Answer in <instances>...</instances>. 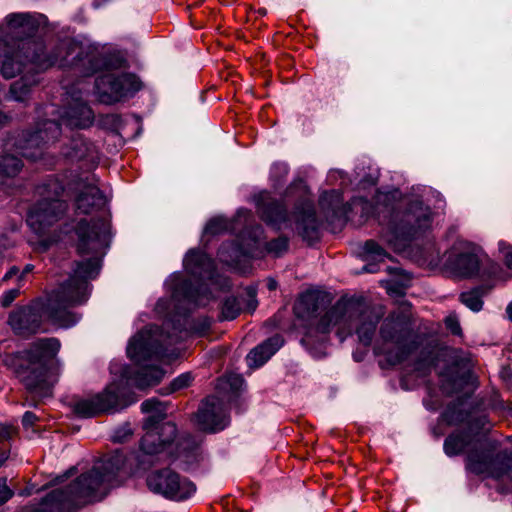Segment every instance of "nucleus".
I'll use <instances>...</instances> for the list:
<instances>
[{
  "label": "nucleus",
  "instance_id": "obj_1",
  "mask_svg": "<svg viewBox=\"0 0 512 512\" xmlns=\"http://www.w3.org/2000/svg\"><path fill=\"white\" fill-rule=\"evenodd\" d=\"M90 269L82 272L83 265L73 271L68 280L49 292L44 298L33 301L30 305L18 307L9 314L8 324L12 331L22 337H29L44 331V320L53 325L68 329L80 322L82 315L71 308L83 305L90 296L89 281L98 276L96 260Z\"/></svg>",
  "mask_w": 512,
  "mask_h": 512
},
{
  "label": "nucleus",
  "instance_id": "obj_2",
  "mask_svg": "<svg viewBox=\"0 0 512 512\" xmlns=\"http://www.w3.org/2000/svg\"><path fill=\"white\" fill-rule=\"evenodd\" d=\"M398 190L378 192L374 213L382 226L380 237L394 251H403L409 243L432 227L433 213L423 200L405 199L397 203Z\"/></svg>",
  "mask_w": 512,
  "mask_h": 512
},
{
  "label": "nucleus",
  "instance_id": "obj_3",
  "mask_svg": "<svg viewBox=\"0 0 512 512\" xmlns=\"http://www.w3.org/2000/svg\"><path fill=\"white\" fill-rule=\"evenodd\" d=\"M126 463V449H116L104 463L82 473L65 489L53 490L42 503L50 512H76L86 504L100 501L116 476L125 470Z\"/></svg>",
  "mask_w": 512,
  "mask_h": 512
},
{
  "label": "nucleus",
  "instance_id": "obj_4",
  "mask_svg": "<svg viewBox=\"0 0 512 512\" xmlns=\"http://www.w3.org/2000/svg\"><path fill=\"white\" fill-rule=\"evenodd\" d=\"M82 48L69 40L60 42L52 51L51 58H57L54 65L60 68H75L85 76L96 72L104 73L95 81V88L102 102L112 103L120 100L126 92L128 78L125 72H118L125 62V57L120 52H112L106 55L86 54L82 55Z\"/></svg>",
  "mask_w": 512,
  "mask_h": 512
},
{
  "label": "nucleus",
  "instance_id": "obj_5",
  "mask_svg": "<svg viewBox=\"0 0 512 512\" xmlns=\"http://www.w3.org/2000/svg\"><path fill=\"white\" fill-rule=\"evenodd\" d=\"M77 190L75 218L71 224H65L64 233L74 230L78 237V253L81 255L91 254L90 258L77 263L76 267L83 265L82 272H84L89 270V264L96 260L99 273L101 258L109 244V225L103 219L90 217L88 220L87 217L105 205V197L97 186L85 181L77 183Z\"/></svg>",
  "mask_w": 512,
  "mask_h": 512
},
{
  "label": "nucleus",
  "instance_id": "obj_6",
  "mask_svg": "<svg viewBox=\"0 0 512 512\" xmlns=\"http://www.w3.org/2000/svg\"><path fill=\"white\" fill-rule=\"evenodd\" d=\"M184 314L178 312L174 318L165 319L162 327L149 326L139 332L130 343V360L138 368L134 371V385L140 389L159 384L165 371L155 365L145 364L146 361L159 360L167 353L168 347L176 343L182 332Z\"/></svg>",
  "mask_w": 512,
  "mask_h": 512
},
{
  "label": "nucleus",
  "instance_id": "obj_7",
  "mask_svg": "<svg viewBox=\"0 0 512 512\" xmlns=\"http://www.w3.org/2000/svg\"><path fill=\"white\" fill-rule=\"evenodd\" d=\"M61 343L57 338H39L14 356V368L20 381L34 395L50 397L62 371L57 358Z\"/></svg>",
  "mask_w": 512,
  "mask_h": 512
},
{
  "label": "nucleus",
  "instance_id": "obj_8",
  "mask_svg": "<svg viewBox=\"0 0 512 512\" xmlns=\"http://www.w3.org/2000/svg\"><path fill=\"white\" fill-rule=\"evenodd\" d=\"M185 271L190 275V281H195L197 287L182 279L181 273L175 272L169 276L165 285L171 292V299H160L156 304V311L164 313L170 306L183 308L184 312L190 306L205 305L208 297V288L203 282L211 280L214 274V263L204 252L190 249L183 260Z\"/></svg>",
  "mask_w": 512,
  "mask_h": 512
},
{
  "label": "nucleus",
  "instance_id": "obj_9",
  "mask_svg": "<svg viewBox=\"0 0 512 512\" xmlns=\"http://www.w3.org/2000/svg\"><path fill=\"white\" fill-rule=\"evenodd\" d=\"M380 317V313L372 308L338 301L321 317L316 330L325 334L336 328L337 336L343 341L352 334L355 328L359 341L368 346L372 341Z\"/></svg>",
  "mask_w": 512,
  "mask_h": 512
},
{
  "label": "nucleus",
  "instance_id": "obj_10",
  "mask_svg": "<svg viewBox=\"0 0 512 512\" xmlns=\"http://www.w3.org/2000/svg\"><path fill=\"white\" fill-rule=\"evenodd\" d=\"M254 200L262 219L276 229L296 230L304 240L309 242L318 238V221L309 199L303 200L292 215H288L280 203L270 201V194L266 191L255 195Z\"/></svg>",
  "mask_w": 512,
  "mask_h": 512
},
{
  "label": "nucleus",
  "instance_id": "obj_11",
  "mask_svg": "<svg viewBox=\"0 0 512 512\" xmlns=\"http://www.w3.org/2000/svg\"><path fill=\"white\" fill-rule=\"evenodd\" d=\"M477 447L478 440L471 432L451 434L444 442L448 456L468 452L467 469L470 472L496 479L507 476L512 480V454L503 452L492 457L488 452L478 451Z\"/></svg>",
  "mask_w": 512,
  "mask_h": 512
},
{
  "label": "nucleus",
  "instance_id": "obj_12",
  "mask_svg": "<svg viewBox=\"0 0 512 512\" xmlns=\"http://www.w3.org/2000/svg\"><path fill=\"white\" fill-rule=\"evenodd\" d=\"M112 379L102 393L77 400L73 405L75 414L82 418L95 417L102 413H115L124 409L128 396V367L113 363L110 366Z\"/></svg>",
  "mask_w": 512,
  "mask_h": 512
},
{
  "label": "nucleus",
  "instance_id": "obj_13",
  "mask_svg": "<svg viewBox=\"0 0 512 512\" xmlns=\"http://www.w3.org/2000/svg\"><path fill=\"white\" fill-rule=\"evenodd\" d=\"M50 53L45 52L41 42L34 40H20L13 44H5L0 49L1 73L3 77L10 79L26 70L40 72L54 66L57 58H51Z\"/></svg>",
  "mask_w": 512,
  "mask_h": 512
},
{
  "label": "nucleus",
  "instance_id": "obj_14",
  "mask_svg": "<svg viewBox=\"0 0 512 512\" xmlns=\"http://www.w3.org/2000/svg\"><path fill=\"white\" fill-rule=\"evenodd\" d=\"M166 410V405L154 397L141 404L142 413L149 414L143 423L146 432L141 439V450L145 454L174 456L173 441L177 434L176 425L166 422L157 427V424L166 417Z\"/></svg>",
  "mask_w": 512,
  "mask_h": 512
},
{
  "label": "nucleus",
  "instance_id": "obj_15",
  "mask_svg": "<svg viewBox=\"0 0 512 512\" xmlns=\"http://www.w3.org/2000/svg\"><path fill=\"white\" fill-rule=\"evenodd\" d=\"M62 192L63 186L56 180L38 187L42 199L31 208L27 217V224L36 234H45L64 216L67 204L59 198Z\"/></svg>",
  "mask_w": 512,
  "mask_h": 512
},
{
  "label": "nucleus",
  "instance_id": "obj_16",
  "mask_svg": "<svg viewBox=\"0 0 512 512\" xmlns=\"http://www.w3.org/2000/svg\"><path fill=\"white\" fill-rule=\"evenodd\" d=\"M146 484L152 493L172 501H184L196 492L191 480L168 467L149 472Z\"/></svg>",
  "mask_w": 512,
  "mask_h": 512
},
{
  "label": "nucleus",
  "instance_id": "obj_17",
  "mask_svg": "<svg viewBox=\"0 0 512 512\" xmlns=\"http://www.w3.org/2000/svg\"><path fill=\"white\" fill-rule=\"evenodd\" d=\"M380 335L385 343H392L398 349L395 354L389 352V362L391 364L402 362L412 348V332L408 317L404 314L390 315L381 325Z\"/></svg>",
  "mask_w": 512,
  "mask_h": 512
},
{
  "label": "nucleus",
  "instance_id": "obj_18",
  "mask_svg": "<svg viewBox=\"0 0 512 512\" xmlns=\"http://www.w3.org/2000/svg\"><path fill=\"white\" fill-rule=\"evenodd\" d=\"M445 256L447 267L458 276L471 277L479 271L478 248L467 241H457Z\"/></svg>",
  "mask_w": 512,
  "mask_h": 512
},
{
  "label": "nucleus",
  "instance_id": "obj_19",
  "mask_svg": "<svg viewBox=\"0 0 512 512\" xmlns=\"http://www.w3.org/2000/svg\"><path fill=\"white\" fill-rule=\"evenodd\" d=\"M197 423L204 431L216 432L229 424V416L222 399L217 396L208 397L196 415Z\"/></svg>",
  "mask_w": 512,
  "mask_h": 512
},
{
  "label": "nucleus",
  "instance_id": "obj_20",
  "mask_svg": "<svg viewBox=\"0 0 512 512\" xmlns=\"http://www.w3.org/2000/svg\"><path fill=\"white\" fill-rule=\"evenodd\" d=\"M261 235L262 229L257 226L243 234L241 243L223 244L218 252L220 260L227 264H233L239 261L241 256L253 257Z\"/></svg>",
  "mask_w": 512,
  "mask_h": 512
},
{
  "label": "nucleus",
  "instance_id": "obj_21",
  "mask_svg": "<svg viewBox=\"0 0 512 512\" xmlns=\"http://www.w3.org/2000/svg\"><path fill=\"white\" fill-rule=\"evenodd\" d=\"M72 102L69 103L61 116V121L73 128H85L93 121V113L84 101L82 94L71 93Z\"/></svg>",
  "mask_w": 512,
  "mask_h": 512
},
{
  "label": "nucleus",
  "instance_id": "obj_22",
  "mask_svg": "<svg viewBox=\"0 0 512 512\" xmlns=\"http://www.w3.org/2000/svg\"><path fill=\"white\" fill-rule=\"evenodd\" d=\"M280 335H274L252 349L246 357L249 367L258 368L268 361L283 345Z\"/></svg>",
  "mask_w": 512,
  "mask_h": 512
},
{
  "label": "nucleus",
  "instance_id": "obj_23",
  "mask_svg": "<svg viewBox=\"0 0 512 512\" xmlns=\"http://www.w3.org/2000/svg\"><path fill=\"white\" fill-rule=\"evenodd\" d=\"M319 205L327 219H341L346 217L351 209L349 203H344L342 195L337 190L324 192L320 199Z\"/></svg>",
  "mask_w": 512,
  "mask_h": 512
},
{
  "label": "nucleus",
  "instance_id": "obj_24",
  "mask_svg": "<svg viewBox=\"0 0 512 512\" xmlns=\"http://www.w3.org/2000/svg\"><path fill=\"white\" fill-rule=\"evenodd\" d=\"M325 305V296L317 291L303 293L294 306V312L298 318L312 320L318 311Z\"/></svg>",
  "mask_w": 512,
  "mask_h": 512
},
{
  "label": "nucleus",
  "instance_id": "obj_25",
  "mask_svg": "<svg viewBox=\"0 0 512 512\" xmlns=\"http://www.w3.org/2000/svg\"><path fill=\"white\" fill-rule=\"evenodd\" d=\"M44 15H33L30 13H11L5 17V23L11 30L22 29L23 32H30L44 23Z\"/></svg>",
  "mask_w": 512,
  "mask_h": 512
},
{
  "label": "nucleus",
  "instance_id": "obj_26",
  "mask_svg": "<svg viewBox=\"0 0 512 512\" xmlns=\"http://www.w3.org/2000/svg\"><path fill=\"white\" fill-rule=\"evenodd\" d=\"M250 217V211L244 208H241L237 211V215L232 223H229L223 217H215L211 219L207 225L205 226L204 232L206 234L216 235L226 231L228 229H236L237 224L246 223L248 218Z\"/></svg>",
  "mask_w": 512,
  "mask_h": 512
},
{
  "label": "nucleus",
  "instance_id": "obj_27",
  "mask_svg": "<svg viewBox=\"0 0 512 512\" xmlns=\"http://www.w3.org/2000/svg\"><path fill=\"white\" fill-rule=\"evenodd\" d=\"M22 161L13 156L5 155L0 158V181L6 177L16 176L22 169Z\"/></svg>",
  "mask_w": 512,
  "mask_h": 512
},
{
  "label": "nucleus",
  "instance_id": "obj_28",
  "mask_svg": "<svg viewBox=\"0 0 512 512\" xmlns=\"http://www.w3.org/2000/svg\"><path fill=\"white\" fill-rule=\"evenodd\" d=\"M485 290L483 288H475L470 291L461 293L460 301L471 311L479 312L483 307V296Z\"/></svg>",
  "mask_w": 512,
  "mask_h": 512
},
{
  "label": "nucleus",
  "instance_id": "obj_29",
  "mask_svg": "<svg viewBox=\"0 0 512 512\" xmlns=\"http://www.w3.org/2000/svg\"><path fill=\"white\" fill-rule=\"evenodd\" d=\"M37 83V80H29L26 76L15 81L10 87V97L16 101H24L28 96L31 87Z\"/></svg>",
  "mask_w": 512,
  "mask_h": 512
},
{
  "label": "nucleus",
  "instance_id": "obj_30",
  "mask_svg": "<svg viewBox=\"0 0 512 512\" xmlns=\"http://www.w3.org/2000/svg\"><path fill=\"white\" fill-rule=\"evenodd\" d=\"M194 380V376L191 372H185L175 377L168 387L160 389L161 395H169L174 392L180 391L189 387Z\"/></svg>",
  "mask_w": 512,
  "mask_h": 512
},
{
  "label": "nucleus",
  "instance_id": "obj_31",
  "mask_svg": "<svg viewBox=\"0 0 512 512\" xmlns=\"http://www.w3.org/2000/svg\"><path fill=\"white\" fill-rule=\"evenodd\" d=\"M363 256L366 259L382 261L388 257V253L374 240H368L363 245Z\"/></svg>",
  "mask_w": 512,
  "mask_h": 512
},
{
  "label": "nucleus",
  "instance_id": "obj_32",
  "mask_svg": "<svg viewBox=\"0 0 512 512\" xmlns=\"http://www.w3.org/2000/svg\"><path fill=\"white\" fill-rule=\"evenodd\" d=\"M240 310L238 300L235 297H228L222 305L221 317L224 320H233L239 315Z\"/></svg>",
  "mask_w": 512,
  "mask_h": 512
},
{
  "label": "nucleus",
  "instance_id": "obj_33",
  "mask_svg": "<svg viewBox=\"0 0 512 512\" xmlns=\"http://www.w3.org/2000/svg\"><path fill=\"white\" fill-rule=\"evenodd\" d=\"M44 129L36 132V138L49 141L50 138H56L60 134V125L56 121L49 120L44 124Z\"/></svg>",
  "mask_w": 512,
  "mask_h": 512
},
{
  "label": "nucleus",
  "instance_id": "obj_34",
  "mask_svg": "<svg viewBox=\"0 0 512 512\" xmlns=\"http://www.w3.org/2000/svg\"><path fill=\"white\" fill-rule=\"evenodd\" d=\"M288 249V239L286 237H279L266 244V250L268 253L279 257L284 254Z\"/></svg>",
  "mask_w": 512,
  "mask_h": 512
},
{
  "label": "nucleus",
  "instance_id": "obj_35",
  "mask_svg": "<svg viewBox=\"0 0 512 512\" xmlns=\"http://www.w3.org/2000/svg\"><path fill=\"white\" fill-rule=\"evenodd\" d=\"M288 171L289 169L287 164L281 162L275 163L271 167L270 178L275 183V185H278L282 182V180L285 179Z\"/></svg>",
  "mask_w": 512,
  "mask_h": 512
},
{
  "label": "nucleus",
  "instance_id": "obj_36",
  "mask_svg": "<svg viewBox=\"0 0 512 512\" xmlns=\"http://www.w3.org/2000/svg\"><path fill=\"white\" fill-rule=\"evenodd\" d=\"M244 384L243 378L238 374H230L225 379L221 380L220 387L225 389L229 386L233 392L239 391Z\"/></svg>",
  "mask_w": 512,
  "mask_h": 512
},
{
  "label": "nucleus",
  "instance_id": "obj_37",
  "mask_svg": "<svg viewBox=\"0 0 512 512\" xmlns=\"http://www.w3.org/2000/svg\"><path fill=\"white\" fill-rule=\"evenodd\" d=\"M498 249L507 267L512 269V246L509 243L500 240L498 242Z\"/></svg>",
  "mask_w": 512,
  "mask_h": 512
},
{
  "label": "nucleus",
  "instance_id": "obj_38",
  "mask_svg": "<svg viewBox=\"0 0 512 512\" xmlns=\"http://www.w3.org/2000/svg\"><path fill=\"white\" fill-rule=\"evenodd\" d=\"M13 496V491L7 485L5 477L0 478V506L6 503Z\"/></svg>",
  "mask_w": 512,
  "mask_h": 512
},
{
  "label": "nucleus",
  "instance_id": "obj_39",
  "mask_svg": "<svg viewBox=\"0 0 512 512\" xmlns=\"http://www.w3.org/2000/svg\"><path fill=\"white\" fill-rule=\"evenodd\" d=\"M354 180L357 181V186L366 188L367 186L375 185L377 177L370 174L362 176L359 172H356V177Z\"/></svg>",
  "mask_w": 512,
  "mask_h": 512
},
{
  "label": "nucleus",
  "instance_id": "obj_40",
  "mask_svg": "<svg viewBox=\"0 0 512 512\" xmlns=\"http://www.w3.org/2000/svg\"><path fill=\"white\" fill-rule=\"evenodd\" d=\"M17 433V430L12 425L0 423V441H8L12 439Z\"/></svg>",
  "mask_w": 512,
  "mask_h": 512
},
{
  "label": "nucleus",
  "instance_id": "obj_41",
  "mask_svg": "<svg viewBox=\"0 0 512 512\" xmlns=\"http://www.w3.org/2000/svg\"><path fill=\"white\" fill-rule=\"evenodd\" d=\"M445 325L448 330L451 331L454 335H458L461 332L460 324L456 316L449 315L445 319Z\"/></svg>",
  "mask_w": 512,
  "mask_h": 512
},
{
  "label": "nucleus",
  "instance_id": "obj_42",
  "mask_svg": "<svg viewBox=\"0 0 512 512\" xmlns=\"http://www.w3.org/2000/svg\"><path fill=\"white\" fill-rule=\"evenodd\" d=\"M18 295H19L18 288H14V289H10V290L6 291L3 294L2 299H1L2 306L8 307Z\"/></svg>",
  "mask_w": 512,
  "mask_h": 512
},
{
  "label": "nucleus",
  "instance_id": "obj_43",
  "mask_svg": "<svg viewBox=\"0 0 512 512\" xmlns=\"http://www.w3.org/2000/svg\"><path fill=\"white\" fill-rule=\"evenodd\" d=\"M128 439V428L123 426L116 429L112 435V440L115 443H124Z\"/></svg>",
  "mask_w": 512,
  "mask_h": 512
},
{
  "label": "nucleus",
  "instance_id": "obj_44",
  "mask_svg": "<svg viewBox=\"0 0 512 512\" xmlns=\"http://www.w3.org/2000/svg\"><path fill=\"white\" fill-rule=\"evenodd\" d=\"M129 85H130V97L132 96L133 93L140 91L144 87V84L141 81V79L138 76L131 74V73H130Z\"/></svg>",
  "mask_w": 512,
  "mask_h": 512
},
{
  "label": "nucleus",
  "instance_id": "obj_45",
  "mask_svg": "<svg viewBox=\"0 0 512 512\" xmlns=\"http://www.w3.org/2000/svg\"><path fill=\"white\" fill-rule=\"evenodd\" d=\"M36 420H37V416L34 413L27 411L24 413V415L22 417V424L25 428H29L34 425Z\"/></svg>",
  "mask_w": 512,
  "mask_h": 512
},
{
  "label": "nucleus",
  "instance_id": "obj_46",
  "mask_svg": "<svg viewBox=\"0 0 512 512\" xmlns=\"http://www.w3.org/2000/svg\"><path fill=\"white\" fill-rule=\"evenodd\" d=\"M337 179H341V185L346 184V177L344 176V173L341 170H330L328 174V180L332 183L333 181H336Z\"/></svg>",
  "mask_w": 512,
  "mask_h": 512
},
{
  "label": "nucleus",
  "instance_id": "obj_47",
  "mask_svg": "<svg viewBox=\"0 0 512 512\" xmlns=\"http://www.w3.org/2000/svg\"><path fill=\"white\" fill-rule=\"evenodd\" d=\"M82 144V140H73V151L68 152L65 155L70 158H82L84 154L78 150L79 146Z\"/></svg>",
  "mask_w": 512,
  "mask_h": 512
},
{
  "label": "nucleus",
  "instance_id": "obj_48",
  "mask_svg": "<svg viewBox=\"0 0 512 512\" xmlns=\"http://www.w3.org/2000/svg\"><path fill=\"white\" fill-rule=\"evenodd\" d=\"M431 194L433 197L436 198V202L439 203V205H437L436 207L437 208H441V205L440 203L443 202L442 199H441V195L440 193L438 192H435L433 191L432 189H428L425 191V194L422 195V197L425 199L426 202H430L429 198H428V195Z\"/></svg>",
  "mask_w": 512,
  "mask_h": 512
},
{
  "label": "nucleus",
  "instance_id": "obj_49",
  "mask_svg": "<svg viewBox=\"0 0 512 512\" xmlns=\"http://www.w3.org/2000/svg\"><path fill=\"white\" fill-rule=\"evenodd\" d=\"M195 449H191L189 451H183V452H179L178 454L175 455L176 458H180V457H184L185 458V461L186 462H190L189 458L190 456H194L195 455Z\"/></svg>",
  "mask_w": 512,
  "mask_h": 512
},
{
  "label": "nucleus",
  "instance_id": "obj_50",
  "mask_svg": "<svg viewBox=\"0 0 512 512\" xmlns=\"http://www.w3.org/2000/svg\"><path fill=\"white\" fill-rule=\"evenodd\" d=\"M19 273V269L16 266H13L9 269V271L5 274L4 280H8L13 276H16Z\"/></svg>",
  "mask_w": 512,
  "mask_h": 512
},
{
  "label": "nucleus",
  "instance_id": "obj_51",
  "mask_svg": "<svg viewBox=\"0 0 512 512\" xmlns=\"http://www.w3.org/2000/svg\"><path fill=\"white\" fill-rule=\"evenodd\" d=\"M250 301L248 303V308L249 310L253 311L256 309L257 307V300L255 299V295L254 293H250Z\"/></svg>",
  "mask_w": 512,
  "mask_h": 512
},
{
  "label": "nucleus",
  "instance_id": "obj_52",
  "mask_svg": "<svg viewBox=\"0 0 512 512\" xmlns=\"http://www.w3.org/2000/svg\"><path fill=\"white\" fill-rule=\"evenodd\" d=\"M34 269V266L31 264H27L25 268L23 269L21 275L19 276V279H23L24 275L30 273Z\"/></svg>",
  "mask_w": 512,
  "mask_h": 512
},
{
  "label": "nucleus",
  "instance_id": "obj_53",
  "mask_svg": "<svg viewBox=\"0 0 512 512\" xmlns=\"http://www.w3.org/2000/svg\"><path fill=\"white\" fill-rule=\"evenodd\" d=\"M133 119H134V121H135V123L137 125L136 136H138L141 133V131H142V127H141V123H140L141 122L140 121V117L135 115V116H133Z\"/></svg>",
  "mask_w": 512,
  "mask_h": 512
},
{
  "label": "nucleus",
  "instance_id": "obj_54",
  "mask_svg": "<svg viewBox=\"0 0 512 512\" xmlns=\"http://www.w3.org/2000/svg\"><path fill=\"white\" fill-rule=\"evenodd\" d=\"M8 459V453L6 451L0 452V467L5 463Z\"/></svg>",
  "mask_w": 512,
  "mask_h": 512
},
{
  "label": "nucleus",
  "instance_id": "obj_55",
  "mask_svg": "<svg viewBox=\"0 0 512 512\" xmlns=\"http://www.w3.org/2000/svg\"><path fill=\"white\" fill-rule=\"evenodd\" d=\"M364 272H369V273H374L376 272L375 268L373 265H367V266H364L363 269H362Z\"/></svg>",
  "mask_w": 512,
  "mask_h": 512
},
{
  "label": "nucleus",
  "instance_id": "obj_56",
  "mask_svg": "<svg viewBox=\"0 0 512 512\" xmlns=\"http://www.w3.org/2000/svg\"><path fill=\"white\" fill-rule=\"evenodd\" d=\"M74 471H75V468H74V467H73V468H71V469H69V470L65 473V475H63V476H62V478H67V477H69V476L73 475V474H74Z\"/></svg>",
  "mask_w": 512,
  "mask_h": 512
},
{
  "label": "nucleus",
  "instance_id": "obj_57",
  "mask_svg": "<svg viewBox=\"0 0 512 512\" xmlns=\"http://www.w3.org/2000/svg\"><path fill=\"white\" fill-rule=\"evenodd\" d=\"M506 312L508 313L509 318L512 320V302L507 306Z\"/></svg>",
  "mask_w": 512,
  "mask_h": 512
},
{
  "label": "nucleus",
  "instance_id": "obj_58",
  "mask_svg": "<svg viewBox=\"0 0 512 512\" xmlns=\"http://www.w3.org/2000/svg\"><path fill=\"white\" fill-rule=\"evenodd\" d=\"M6 120H7V116L4 113L0 112V125L5 123Z\"/></svg>",
  "mask_w": 512,
  "mask_h": 512
},
{
  "label": "nucleus",
  "instance_id": "obj_59",
  "mask_svg": "<svg viewBox=\"0 0 512 512\" xmlns=\"http://www.w3.org/2000/svg\"><path fill=\"white\" fill-rule=\"evenodd\" d=\"M268 287L270 290H273L276 288V282L274 280H270L268 283Z\"/></svg>",
  "mask_w": 512,
  "mask_h": 512
},
{
  "label": "nucleus",
  "instance_id": "obj_60",
  "mask_svg": "<svg viewBox=\"0 0 512 512\" xmlns=\"http://www.w3.org/2000/svg\"><path fill=\"white\" fill-rule=\"evenodd\" d=\"M309 341H310V340H309V337H306V338H304V339L302 340V343H303V344H306V343H308Z\"/></svg>",
  "mask_w": 512,
  "mask_h": 512
},
{
  "label": "nucleus",
  "instance_id": "obj_61",
  "mask_svg": "<svg viewBox=\"0 0 512 512\" xmlns=\"http://www.w3.org/2000/svg\"><path fill=\"white\" fill-rule=\"evenodd\" d=\"M431 365V361H428L427 364H425V370L428 369Z\"/></svg>",
  "mask_w": 512,
  "mask_h": 512
},
{
  "label": "nucleus",
  "instance_id": "obj_62",
  "mask_svg": "<svg viewBox=\"0 0 512 512\" xmlns=\"http://www.w3.org/2000/svg\"><path fill=\"white\" fill-rule=\"evenodd\" d=\"M6 167L10 168L11 167V163H6Z\"/></svg>",
  "mask_w": 512,
  "mask_h": 512
},
{
  "label": "nucleus",
  "instance_id": "obj_63",
  "mask_svg": "<svg viewBox=\"0 0 512 512\" xmlns=\"http://www.w3.org/2000/svg\"><path fill=\"white\" fill-rule=\"evenodd\" d=\"M299 186H301L302 188H304V185L302 182H299Z\"/></svg>",
  "mask_w": 512,
  "mask_h": 512
},
{
  "label": "nucleus",
  "instance_id": "obj_64",
  "mask_svg": "<svg viewBox=\"0 0 512 512\" xmlns=\"http://www.w3.org/2000/svg\"><path fill=\"white\" fill-rule=\"evenodd\" d=\"M504 373H505V376H507V377L509 376V372H504Z\"/></svg>",
  "mask_w": 512,
  "mask_h": 512
}]
</instances>
